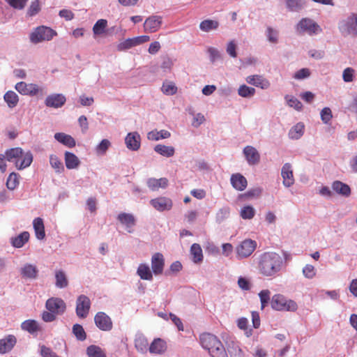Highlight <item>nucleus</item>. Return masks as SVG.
<instances>
[{
	"label": "nucleus",
	"instance_id": "nucleus-6",
	"mask_svg": "<svg viewBox=\"0 0 357 357\" xmlns=\"http://www.w3.org/2000/svg\"><path fill=\"white\" fill-rule=\"evenodd\" d=\"M296 31L298 34H307L310 36L317 35L322 32L321 26L313 20L304 17L296 25Z\"/></svg>",
	"mask_w": 357,
	"mask_h": 357
},
{
	"label": "nucleus",
	"instance_id": "nucleus-4",
	"mask_svg": "<svg viewBox=\"0 0 357 357\" xmlns=\"http://www.w3.org/2000/svg\"><path fill=\"white\" fill-rule=\"evenodd\" d=\"M338 29L343 36L357 37V13H350L338 22Z\"/></svg>",
	"mask_w": 357,
	"mask_h": 357
},
{
	"label": "nucleus",
	"instance_id": "nucleus-55",
	"mask_svg": "<svg viewBox=\"0 0 357 357\" xmlns=\"http://www.w3.org/2000/svg\"><path fill=\"white\" fill-rule=\"evenodd\" d=\"M321 119L325 124H328L333 118L331 109L329 107H324L320 112Z\"/></svg>",
	"mask_w": 357,
	"mask_h": 357
},
{
	"label": "nucleus",
	"instance_id": "nucleus-61",
	"mask_svg": "<svg viewBox=\"0 0 357 357\" xmlns=\"http://www.w3.org/2000/svg\"><path fill=\"white\" fill-rule=\"evenodd\" d=\"M310 75V70L308 68H304L298 70L295 73L293 77L296 79L301 80L308 78Z\"/></svg>",
	"mask_w": 357,
	"mask_h": 357
},
{
	"label": "nucleus",
	"instance_id": "nucleus-46",
	"mask_svg": "<svg viewBox=\"0 0 357 357\" xmlns=\"http://www.w3.org/2000/svg\"><path fill=\"white\" fill-rule=\"evenodd\" d=\"M219 23L218 21L212 20H205L199 24V29L204 32H209L218 28Z\"/></svg>",
	"mask_w": 357,
	"mask_h": 357
},
{
	"label": "nucleus",
	"instance_id": "nucleus-26",
	"mask_svg": "<svg viewBox=\"0 0 357 357\" xmlns=\"http://www.w3.org/2000/svg\"><path fill=\"white\" fill-rule=\"evenodd\" d=\"M227 351L231 357H245L238 342L232 339L227 342Z\"/></svg>",
	"mask_w": 357,
	"mask_h": 357
},
{
	"label": "nucleus",
	"instance_id": "nucleus-57",
	"mask_svg": "<svg viewBox=\"0 0 357 357\" xmlns=\"http://www.w3.org/2000/svg\"><path fill=\"white\" fill-rule=\"evenodd\" d=\"M110 142L108 139H102L96 146V151L98 154L103 155L110 146Z\"/></svg>",
	"mask_w": 357,
	"mask_h": 357
},
{
	"label": "nucleus",
	"instance_id": "nucleus-63",
	"mask_svg": "<svg viewBox=\"0 0 357 357\" xmlns=\"http://www.w3.org/2000/svg\"><path fill=\"white\" fill-rule=\"evenodd\" d=\"M12 8L22 10L28 0H5Z\"/></svg>",
	"mask_w": 357,
	"mask_h": 357
},
{
	"label": "nucleus",
	"instance_id": "nucleus-29",
	"mask_svg": "<svg viewBox=\"0 0 357 357\" xmlns=\"http://www.w3.org/2000/svg\"><path fill=\"white\" fill-rule=\"evenodd\" d=\"M64 160L66 167L68 169H77L80 165L79 159L70 151H66L64 153Z\"/></svg>",
	"mask_w": 357,
	"mask_h": 357
},
{
	"label": "nucleus",
	"instance_id": "nucleus-17",
	"mask_svg": "<svg viewBox=\"0 0 357 357\" xmlns=\"http://www.w3.org/2000/svg\"><path fill=\"white\" fill-rule=\"evenodd\" d=\"M281 176L282 177V183L286 188L292 186L294 183L292 166L290 163H284L281 169Z\"/></svg>",
	"mask_w": 357,
	"mask_h": 357
},
{
	"label": "nucleus",
	"instance_id": "nucleus-12",
	"mask_svg": "<svg viewBox=\"0 0 357 357\" xmlns=\"http://www.w3.org/2000/svg\"><path fill=\"white\" fill-rule=\"evenodd\" d=\"M150 40L149 36H140L132 38H128L117 45L119 51H123L144 43Z\"/></svg>",
	"mask_w": 357,
	"mask_h": 357
},
{
	"label": "nucleus",
	"instance_id": "nucleus-16",
	"mask_svg": "<svg viewBox=\"0 0 357 357\" xmlns=\"http://www.w3.org/2000/svg\"><path fill=\"white\" fill-rule=\"evenodd\" d=\"M66 102V98L62 93H52L47 96L45 100V105L48 107L61 108Z\"/></svg>",
	"mask_w": 357,
	"mask_h": 357
},
{
	"label": "nucleus",
	"instance_id": "nucleus-7",
	"mask_svg": "<svg viewBox=\"0 0 357 357\" xmlns=\"http://www.w3.org/2000/svg\"><path fill=\"white\" fill-rule=\"evenodd\" d=\"M257 246V242L250 238L242 241L235 248L236 259L238 260H242L249 257L254 252Z\"/></svg>",
	"mask_w": 357,
	"mask_h": 357
},
{
	"label": "nucleus",
	"instance_id": "nucleus-1",
	"mask_svg": "<svg viewBox=\"0 0 357 357\" xmlns=\"http://www.w3.org/2000/svg\"><path fill=\"white\" fill-rule=\"evenodd\" d=\"M284 267V259L275 252H266L258 257V271L265 278H275L279 276Z\"/></svg>",
	"mask_w": 357,
	"mask_h": 357
},
{
	"label": "nucleus",
	"instance_id": "nucleus-34",
	"mask_svg": "<svg viewBox=\"0 0 357 357\" xmlns=\"http://www.w3.org/2000/svg\"><path fill=\"white\" fill-rule=\"evenodd\" d=\"M305 125L302 122L297 123L289 131L288 136L289 139L297 140L299 139L304 134Z\"/></svg>",
	"mask_w": 357,
	"mask_h": 357
},
{
	"label": "nucleus",
	"instance_id": "nucleus-10",
	"mask_svg": "<svg viewBox=\"0 0 357 357\" xmlns=\"http://www.w3.org/2000/svg\"><path fill=\"white\" fill-rule=\"evenodd\" d=\"M45 307L48 311L55 313L56 315L63 314L66 309V303L58 297H52L47 300Z\"/></svg>",
	"mask_w": 357,
	"mask_h": 357
},
{
	"label": "nucleus",
	"instance_id": "nucleus-24",
	"mask_svg": "<svg viewBox=\"0 0 357 357\" xmlns=\"http://www.w3.org/2000/svg\"><path fill=\"white\" fill-rule=\"evenodd\" d=\"M230 181L232 187L236 190H244L248 185L247 179L241 174H233L231 176Z\"/></svg>",
	"mask_w": 357,
	"mask_h": 357
},
{
	"label": "nucleus",
	"instance_id": "nucleus-40",
	"mask_svg": "<svg viewBox=\"0 0 357 357\" xmlns=\"http://www.w3.org/2000/svg\"><path fill=\"white\" fill-rule=\"evenodd\" d=\"M170 136V132L165 130H161L160 131L154 130L149 132L147 134L148 139L151 141H158L160 139H167Z\"/></svg>",
	"mask_w": 357,
	"mask_h": 357
},
{
	"label": "nucleus",
	"instance_id": "nucleus-53",
	"mask_svg": "<svg viewBox=\"0 0 357 357\" xmlns=\"http://www.w3.org/2000/svg\"><path fill=\"white\" fill-rule=\"evenodd\" d=\"M284 98L289 107H293L296 110L301 109L303 105L298 98L289 95L285 96Z\"/></svg>",
	"mask_w": 357,
	"mask_h": 357
},
{
	"label": "nucleus",
	"instance_id": "nucleus-36",
	"mask_svg": "<svg viewBox=\"0 0 357 357\" xmlns=\"http://www.w3.org/2000/svg\"><path fill=\"white\" fill-rule=\"evenodd\" d=\"M153 271L146 264H140L137 270V274L142 280L151 281L153 280Z\"/></svg>",
	"mask_w": 357,
	"mask_h": 357
},
{
	"label": "nucleus",
	"instance_id": "nucleus-19",
	"mask_svg": "<svg viewBox=\"0 0 357 357\" xmlns=\"http://www.w3.org/2000/svg\"><path fill=\"white\" fill-rule=\"evenodd\" d=\"M125 143L128 149L137 151L140 148L141 144L139 134L137 132H129L125 138Z\"/></svg>",
	"mask_w": 357,
	"mask_h": 357
},
{
	"label": "nucleus",
	"instance_id": "nucleus-38",
	"mask_svg": "<svg viewBox=\"0 0 357 357\" xmlns=\"http://www.w3.org/2000/svg\"><path fill=\"white\" fill-rule=\"evenodd\" d=\"M33 227L36 236L38 240H43L45 236L43 220L40 218H36L33 221Z\"/></svg>",
	"mask_w": 357,
	"mask_h": 357
},
{
	"label": "nucleus",
	"instance_id": "nucleus-44",
	"mask_svg": "<svg viewBox=\"0 0 357 357\" xmlns=\"http://www.w3.org/2000/svg\"><path fill=\"white\" fill-rule=\"evenodd\" d=\"M50 164L57 174H61L65 170L62 162L56 155H50Z\"/></svg>",
	"mask_w": 357,
	"mask_h": 357
},
{
	"label": "nucleus",
	"instance_id": "nucleus-59",
	"mask_svg": "<svg viewBox=\"0 0 357 357\" xmlns=\"http://www.w3.org/2000/svg\"><path fill=\"white\" fill-rule=\"evenodd\" d=\"M355 70L351 67L346 68L342 73V79L345 82L354 81Z\"/></svg>",
	"mask_w": 357,
	"mask_h": 357
},
{
	"label": "nucleus",
	"instance_id": "nucleus-56",
	"mask_svg": "<svg viewBox=\"0 0 357 357\" xmlns=\"http://www.w3.org/2000/svg\"><path fill=\"white\" fill-rule=\"evenodd\" d=\"M302 272L304 277L307 279H312L316 275V269L311 264H306L303 268Z\"/></svg>",
	"mask_w": 357,
	"mask_h": 357
},
{
	"label": "nucleus",
	"instance_id": "nucleus-14",
	"mask_svg": "<svg viewBox=\"0 0 357 357\" xmlns=\"http://www.w3.org/2000/svg\"><path fill=\"white\" fill-rule=\"evenodd\" d=\"M15 89L22 95L34 96L37 95L40 89L36 84H27L24 82H20L15 84Z\"/></svg>",
	"mask_w": 357,
	"mask_h": 357
},
{
	"label": "nucleus",
	"instance_id": "nucleus-25",
	"mask_svg": "<svg viewBox=\"0 0 357 357\" xmlns=\"http://www.w3.org/2000/svg\"><path fill=\"white\" fill-rule=\"evenodd\" d=\"M246 82L251 85L259 87L262 89H266L270 86L269 82L262 76L258 75L247 77Z\"/></svg>",
	"mask_w": 357,
	"mask_h": 357
},
{
	"label": "nucleus",
	"instance_id": "nucleus-43",
	"mask_svg": "<svg viewBox=\"0 0 357 357\" xmlns=\"http://www.w3.org/2000/svg\"><path fill=\"white\" fill-rule=\"evenodd\" d=\"M55 279H56L55 285L58 288L63 289V288L66 287L68 284V281L66 275L61 270L56 271Z\"/></svg>",
	"mask_w": 357,
	"mask_h": 357
},
{
	"label": "nucleus",
	"instance_id": "nucleus-9",
	"mask_svg": "<svg viewBox=\"0 0 357 357\" xmlns=\"http://www.w3.org/2000/svg\"><path fill=\"white\" fill-rule=\"evenodd\" d=\"M91 301L89 298L84 294L79 295L76 300L75 312L80 319H85L89 314L91 308Z\"/></svg>",
	"mask_w": 357,
	"mask_h": 357
},
{
	"label": "nucleus",
	"instance_id": "nucleus-64",
	"mask_svg": "<svg viewBox=\"0 0 357 357\" xmlns=\"http://www.w3.org/2000/svg\"><path fill=\"white\" fill-rule=\"evenodd\" d=\"M40 10V6L38 0H36L35 1L31 2L27 14L29 16H34L36 14L38 13V12Z\"/></svg>",
	"mask_w": 357,
	"mask_h": 357
},
{
	"label": "nucleus",
	"instance_id": "nucleus-5",
	"mask_svg": "<svg viewBox=\"0 0 357 357\" xmlns=\"http://www.w3.org/2000/svg\"><path fill=\"white\" fill-rule=\"evenodd\" d=\"M56 34V32L50 27L43 25L38 26L30 33L29 40L32 44L36 45L51 40Z\"/></svg>",
	"mask_w": 357,
	"mask_h": 357
},
{
	"label": "nucleus",
	"instance_id": "nucleus-2",
	"mask_svg": "<svg viewBox=\"0 0 357 357\" xmlns=\"http://www.w3.org/2000/svg\"><path fill=\"white\" fill-rule=\"evenodd\" d=\"M199 341L202 348L207 350L211 357H228L225 347L215 335L203 333Z\"/></svg>",
	"mask_w": 357,
	"mask_h": 357
},
{
	"label": "nucleus",
	"instance_id": "nucleus-23",
	"mask_svg": "<svg viewBox=\"0 0 357 357\" xmlns=\"http://www.w3.org/2000/svg\"><path fill=\"white\" fill-rule=\"evenodd\" d=\"M17 342V339L13 335H6L0 340V354H5L10 351Z\"/></svg>",
	"mask_w": 357,
	"mask_h": 357
},
{
	"label": "nucleus",
	"instance_id": "nucleus-49",
	"mask_svg": "<svg viewBox=\"0 0 357 357\" xmlns=\"http://www.w3.org/2000/svg\"><path fill=\"white\" fill-rule=\"evenodd\" d=\"M230 208L228 206H224L220 208L215 215V220L218 223H221L229 217Z\"/></svg>",
	"mask_w": 357,
	"mask_h": 357
},
{
	"label": "nucleus",
	"instance_id": "nucleus-37",
	"mask_svg": "<svg viewBox=\"0 0 357 357\" xmlns=\"http://www.w3.org/2000/svg\"><path fill=\"white\" fill-rule=\"evenodd\" d=\"M38 269L35 265L26 264L21 268V275L24 278L35 279L38 275Z\"/></svg>",
	"mask_w": 357,
	"mask_h": 357
},
{
	"label": "nucleus",
	"instance_id": "nucleus-50",
	"mask_svg": "<svg viewBox=\"0 0 357 357\" xmlns=\"http://www.w3.org/2000/svg\"><path fill=\"white\" fill-rule=\"evenodd\" d=\"M107 26V21L104 19L98 20L93 27V31L95 35H101L105 31Z\"/></svg>",
	"mask_w": 357,
	"mask_h": 357
},
{
	"label": "nucleus",
	"instance_id": "nucleus-51",
	"mask_svg": "<svg viewBox=\"0 0 357 357\" xmlns=\"http://www.w3.org/2000/svg\"><path fill=\"white\" fill-rule=\"evenodd\" d=\"M238 93L241 97L250 98L255 95V89L252 87L248 86L245 84H243L238 88Z\"/></svg>",
	"mask_w": 357,
	"mask_h": 357
},
{
	"label": "nucleus",
	"instance_id": "nucleus-54",
	"mask_svg": "<svg viewBox=\"0 0 357 357\" xmlns=\"http://www.w3.org/2000/svg\"><path fill=\"white\" fill-rule=\"evenodd\" d=\"M271 291L268 289L261 290L259 293V297L261 301V309H264L270 301Z\"/></svg>",
	"mask_w": 357,
	"mask_h": 357
},
{
	"label": "nucleus",
	"instance_id": "nucleus-28",
	"mask_svg": "<svg viewBox=\"0 0 357 357\" xmlns=\"http://www.w3.org/2000/svg\"><path fill=\"white\" fill-rule=\"evenodd\" d=\"M166 349V342L160 338L155 339L149 347V352L153 354H162Z\"/></svg>",
	"mask_w": 357,
	"mask_h": 357
},
{
	"label": "nucleus",
	"instance_id": "nucleus-30",
	"mask_svg": "<svg viewBox=\"0 0 357 357\" xmlns=\"http://www.w3.org/2000/svg\"><path fill=\"white\" fill-rule=\"evenodd\" d=\"M29 236L28 231H23L19 235L10 238V244L15 248H21L28 242Z\"/></svg>",
	"mask_w": 357,
	"mask_h": 357
},
{
	"label": "nucleus",
	"instance_id": "nucleus-13",
	"mask_svg": "<svg viewBox=\"0 0 357 357\" xmlns=\"http://www.w3.org/2000/svg\"><path fill=\"white\" fill-rule=\"evenodd\" d=\"M151 206L159 212L167 211L172 209L173 203L170 198L158 197L150 200Z\"/></svg>",
	"mask_w": 357,
	"mask_h": 357
},
{
	"label": "nucleus",
	"instance_id": "nucleus-21",
	"mask_svg": "<svg viewBox=\"0 0 357 357\" xmlns=\"http://www.w3.org/2000/svg\"><path fill=\"white\" fill-rule=\"evenodd\" d=\"M243 154L250 165H255L259 162L260 155L258 151L252 146H247L243 149Z\"/></svg>",
	"mask_w": 357,
	"mask_h": 357
},
{
	"label": "nucleus",
	"instance_id": "nucleus-39",
	"mask_svg": "<svg viewBox=\"0 0 357 357\" xmlns=\"http://www.w3.org/2000/svg\"><path fill=\"white\" fill-rule=\"evenodd\" d=\"M190 255L192 256V260L194 263L198 264L203 261V252L202 249L199 244L193 243L190 248Z\"/></svg>",
	"mask_w": 357,
	"mask_h": 357
},
{
	"label": "nucleus",
	"instance_id": "nucleus-58",
	"mask_svg": "<svg viewBox=\"0 0 357 357\" xmlns=\"http://www.w3.org/2000/svg\"><path fill=\"white\" fill-rule=\"evenodd\" d=\"M162 91L165 95H174L177 91V87L173 83H164L162 86Z\"/></svg>",
	"mask_w": 357,
	"mask_h": 357
},
{
	"label": "nucleus",
	"instance_id": "nucleus-42",
	"mask_svg": "<svg viewBox=\"0 0 357 357\" xmlns=\"http://www.w3.org/2000/svg\"><path fill=\"white\" fill-rule=\"evenodd\" d=\"M3 100L6 102L8 107L13 109L17 105L19 97L13 91H8L4 94Z\"/></svg>",
	"mask_w": 357,
	"mask_h": 357
},
{
	"label": "nucleus",
	"instance_id": "nucleus-15",
	"mask_svg": "<svg viewBox=\"0 0 357 357\" xmlns=\"http://www.w3.org/2000/svg\"><path fill=\"white\" fill-rule=\"evenodd\" d=\"M162 24V17L160 15H151L147 17L144 23L145 32H156Z\"/></svg>",
	"mask_w": 357,
	"mask_h": 357
},
{
	"label": "nucleus",
	"instance_id": "nucleus-41",
	"mask_svg": "<svg viewBox=\"0 0 357 357\" xmlns=\"http://www.w3.org/2000/svg\"><path fill=\"white\" fill-rule=\"evenodd\" d=\"M154 151L167 158L172 157L175 153V149L173 146H166L164 144H157L154 147Z\"/></svg>",
	"mask_w": 357,
	"mask_h": 357
},
{
	"label": "nucleus",
	"instance_id": "nucleus-33",
	"mask_svg": "<svg viewBox=\"0 0 357 357\" xmlns=\"http://www.w3.org/2000/svg\"><path fill=\"white\" fill-rule=\"evenodd\" d=\"M147 186L153 191L158 190L160 188H165L168 185V181L165 178L159 179L150 178L146 181Z\"/></svg>",
	"mask_w": 357,
	"mask_h": 357
},
{
	"label": "nucleus",
	"instance_id": "nucleus-18",
	"mask_svg": "<svg viewBox=\"0 0 357 357\" xmlns=\"http://www.w3.org/2000/svg\"><path fill=\"white\" fill-rule=\"evenodd\" d=\"M165 259L160 252L155 253L151 257V269L155 275H160L163 272Z\"/></svg>",
	"mask_w": 357,
	"mask_h": 357
},
{
	"label": "nucleus",
	"instance_id": "nucleus-27",
	"mask_svg": "<svg viewBox=\"0 0 357 357\" xmlns=\"http://www.w3.org/2000/svg\"><path fill=\"white\" fill-rule=\"evenodd\" d=\"M135 347L136 349L142 353L146 354L149 350V342L144 334L137 333L135 337Z\"/></svg>",
	"mask_w": 357,
	"mask_h": 357
},
{
	"label": "nucleus",
	"instance_id": "nucleus-60",
	"mask_svg": "<svg viewBox=\"0 0 357 357\" xmlns=\"http://www.w3.org/2000/svg\"><path fill=\"white\" fill-rule=\"evenodd\" d=\"M207 52L209 55V59L211 63H214L216 61L221 59V54L220 51L213 47H210L207 49Z\"/></svg>",
	"mask_w": 357,
	"mask_h": 357
},
{
	"label": "nucleus",
	"instance_id": "nucleus-35",
	"mask_svg": "<svg viewBox=\"0 0 357 357\" xmlns=\"http://www.w3.org/2000/svg\"><path fill=\"white\" fill-rule=\"evenodd\" d=\"M56 141L68 148H73L75 146L76 142L73 137L63 132H56L54 135Z\"/></svg>",
	"mask_w": 357,
	"mask_h": 357
},
{
	"label": "nucleus",
	"instance_id": "nucleus-20",
	"mask_svg": "<svg viewBox=\"0 0 357 357\" xmlns=\"http://www.w3.org/2000/svg\"><path fill=\"white\" fill-rule=\"evenodd\" d=\"M118 220L125 226L128 233L133 231L132 227L135 225L136 220L135 216L131 213H121L118 215Z\"/></svg>",
	"mask_w": 357,
	"mask_h": 357
},
{
	"label": "nucleus",
	"instance_id": "nucleus-11",
	"mask_svg": "<svg viewBox=\"0 0 357 357\" xmlns=\"http://www.w3.org/2000/svg\"><path fill=\"white\" fill-rule=\"evenodd\" d=\"M96 326L102 331H110L113 328L112 319L104 312H98L94 317Z\"/></svg>",
	"mask_w": 357,
	"mask_h": 357
},
{
	"label": "nucleus",
	"instance_id": "nucleus-62",
	"mask_svg": "<svg viewBox=\"0 0 357 357\" xmlns=\"http://www.w3.org/2000/svg\"><path fill=\"white\" fill-rule=\"evenodd\" d=\"M266 36L269 42L272 43H278V31L271 27L266 29Z\"/></svg>",
	"mask_w": 357,
	"mask_h": 357
},
{
	"label": "nucleus",
	"instance_id": "nucleus-48",
	"mask_svg": "<svg viewBox=\"0 0 357 357\" xmlns=\"http://www.w3.org/2000/svg\"><path fill=\"white\" fill-rule=\"evenodd\" d=\"M73 335L76 337L77 340L84 341L86 338V334L84 331L83 326L79 324H75L72 329Z\"/></svg>",
	"mask_w": 357,
	"mask_h": 357
},
{
	"label": "nucleus",
	"instance_id": "nucleus-8",
	"mask_svg": "<svg viewBox=\"0 0 357 357\" xmlns=\"http://www.w3.org/2000/svg\"><path fill=\"white\" fill-rule=\"evenodd\" d=\"M271 307L275 310H287L294 312L297 310L298 305L293 300H288L283 295L275 294L271 300Z\"/></svg>",
	"mask_w": 357,
	"mask_h": 357
},
{
	"label": "nucleus",
	"instance_id": "nucleus-3",
	"mask_svg": "<svg viewBox=\"0 0 357 357\" xmlns=\"http://www.w3.org/2000/svg\"><path fill=\"white\" fill-rule=\"evenodd\" d=\"M6 160L13 162L19 170L29 167L33 161V155L30 151L24 152L22 148L15 147L5 151Z\"/></svg>",
	"mask_w": 357,
	"mask_h": 357
},
{
	"label": "nucleus",
	"instance_id": "nucleus-32",
	"mask_svg": "<svg viewBox=\"0 0 357 357\" xmlns=\"http://www.w3.org/2000/svg\"><path fill=\"white\" fill-rule=\"evenodd\" d=\"M332 189L338 195L346 197L351 195L350 187L347 184L339 181H335L332 183Z\"/></svg>",
	"mask_w": 357,
	"mask_h": 357
},
{
	"label": "nucleus",
	"instance_id": "nucleus-22",
	"mask_svg": "<svg viewBox=\"0 0 357 357\" xmlns=\"http://www.w3.org/2000/svg\"><path fill=\"white\" fill-rule=\"evenodd\" d=\"M287 11L300 13L307 7V0H284Z\"/></svg>",
	"mask_w": 357,
	"mask_h": 357
},
{
	"label": "nucleus",
	"instance_id": "nucleus-52",
	"mask_svg": "<svg viewBox=\"0 0 357 357\" xmlns=\"http://www.w3.org/2000/svg\"><path fill=\"white\" fill-rule=\"evenodd\" d=\"M86 353L89 357H106L102 349L96 345L88 347Z\"/></svg>",
	"mask_w": 357,
	"mask_h": 357
},
{
	"label": "nucleus",
	"instance_id": "nucleus-45",
	"mask_svg": "<svg viewBox=\"0 0 357 357\" xmlns=\"http://www.w3.org/2000/svg\"><path fill=\"white\" fill-rule=\"evenodd\" d=\"M20 175L15 172L9 174L6 180V187L10 190H14L20 184Z\"/></svg>",
	"mask_w": 357,
	"mask_h": 357
},
{
	"label": "nucleus",
	"instance_id": "nucleus-47",
	"mask_svg": "<svg viewBox=\"0 0 357 357\" xmlns=\"http://www.w3.org/2000/svg\"><path fill=\"white\" fill-rule=\"evenodd\" d=\"M256 211L252 206L248 205L241 208L240 215L243 220H251L255 215Z\"/></svg>",
	"mask_w": 357,
	"mask_h": 357
},
{
	"label": "nucleus",
	"instance_id": "nucleus-31",
	"mask_svg": "<svg viewBox=\"0 0 357 357\" xmlns=\"http://www.w3.org/2000/svg\"><path fill=\"white\" fill-rule=\"evenodd\" d=\"M22 330L33 335L40 331V326L37 321L34 319H27L21 324Z\"/></svg>",
	"mask_w": 357,
	"mask_h": 357
}]
</instances>
